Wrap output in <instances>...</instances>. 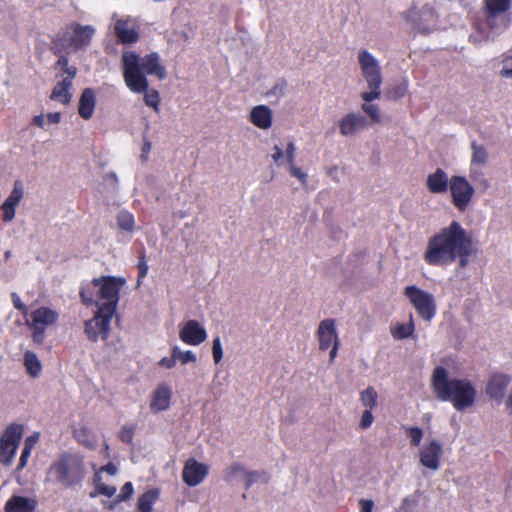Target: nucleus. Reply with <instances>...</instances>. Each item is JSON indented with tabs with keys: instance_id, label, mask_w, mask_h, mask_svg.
<instances>
[{
	"instance_id": "obj_60",
	"label": "nucleus",
	"mask_w": 512,
	"mask_h": 512,
	"mask_svg": "<svg viewBox=\"0 0 512 512\" xmlns=\"http://www.w3.org/2000/svg\"><path fill=\"white\" fill-rule=\"evenodd\" d=\"M61 119V114L59 112L48 113L46 116V121L48 124H58Z\"/></svg>"
},
{
	"instance_id": "obj_33",
	"label": "nucleus",
	"mask_w": 512,
	"mask_h": 512,
	"mask_svg": "<svg viewBox=\"0 0 512 512\" xmlns=\"http://www.w3.org/2000/svg\"><path fill=\"white\" fill-rule=\"evenodd\" d=\"M512 0H484V12L510 13Z\"/></svg>"
},
{
	"instance_id": "obj_61",
	"label": "nucleus",
	"mask_w": 512,
	"mask_h": 512,
	"mask_svg": "<svg viewBox=\"0 0 512 512\" xmlns=\"http://www.w3.org/2000/svg\"><path fill=\"white\" fill-rule=\"evenodd\" d=\"M12 299H13V305L16 309L20 310V311H24L26 310V305L24 303H22V301L20 300L19 296L17 294H12Z\"/></svg>"
},
{
	"instance_id": "obj_41",
	"label": "nucleus",
	"mask_w": 512,
	"mask_h": 512,
	"mask_svg": "<svg viewBox=\"0 0 512 512\" xmlns=\"http://www.w3.org/2000/svg\"><path fill=\"white\" fill-rule=\"evenodd\" d=\"M411 446H419L423 438V430L419 427H404Z\"/></svg>"
},
{
	"instance_id": "obj_50",
	"label": "nucleus",
	"mask_w": 512,
	"mask_h": 512,
	"mask_svg": "<svg viewBox=\"0 0 512 512\" xmlns=\"http://www.w3.org/2000/svg\"><path fill=\"white\" fill-rule=\"evenodd\" d=\"M373 421H374V416L372 414V410L365 409L361 416L359 427L361 429H368L372 425Z\"/></svg>"
},
{
	"instance_id": "obj_36",
	"label": "nucleus",
	"mask_w": 512,
	"mask_h": 512,
	"mask_svg": "<svg viewBox=\"0 0 512 512\" xmlns=\"http://www.w3.org/2000/svg\"><path fill=\"white\" fill-rule=\"evenodd\" d=\"M247 470L240 464H234L229 467L225 473V479L228 482H240L242 483L246 476Z\"/></svg>"
},
{
	"instance_id": "obj_21",
	"label": "nucleus",
	"mask_w": 512,
	"mask_h": 512,
	"mask_svg": "<svg viewBox=\"0 0 512 512\" xmlns=\"http://www.w3.org/2000/svg\"><path fill=\"white\" fill-rule=\"evenodd\" d=\"M23 196L22 187L18 182L15 183L13 190L8 198L1 205L3 211V221L10 222L15 217L16 207L20 203Z\"/></svg>"
},
{
	"instance_id": "obj_13",
	"label": "nucleus",
	"mask_w": 512,
	"mask_h": 512,
	"mask_svg": "<svg viewBox=\"0 0 512 512\" xmlns=\"http://www.w3.org/2000/svg\"><path fill=\"white\" fill-rule=\"evenodd\" d=\"M442 455L443 446L435 438L427 440L418 452L420 464L431 471L439 470Z\"/></svg>"
},
{
	"instance_id": "obj_5",
	"label": "nucleus",
	"mask_w": 512,
	"mask_h": 512,
	"mask_svg": "<svg viewBox=\"0 0 512 512\" xmlns=\"http://www.w3.org/2000/svg\"><path fill=\"white\" fill-rule=\"evenodd\" d=\"M84 478L82 459L70 453H64L55 460L47 471V480L59 483L65 487H73Z\"/></svg>"
},
{
	"instance_id": "obj_46",
	"label": "nucleus",
	"mask_w": 512,
	"mask_h": 512,
	"mask_svg": "<svg viewBox=\"0 0 512 512\" xmlns=\"http://www.w3.org/2000/svg\"><path fill=\"white\" fill-rule=\"evenodd\" d=\"M92 312V317L85 321V334L91 341H96V329L93 325L94 321H96V309H93Z\"/></svg>"
},
{
	"instance_id": "obj_4",
	"label": "nucleus",
	"mask_w": 512,
	"mask_h": 512,
	"mask_svg": "<svg viewBox=\"0 0 512 512\" xmlns=\"http://www.w3.org/2000/svg\"><path fill=\"white\" fill-rule=\"evenodd\" d=\"M126 279L117 276L98 278V334L106 339L111 330V321L116 315L120 292Z\"/></svg>"
},
{
	"instance_id": "obj_56",
	"label": "nucleus",
	"mask_w": 512,
	"mask_h": 512,
	"mask_svg": "<svg viewBox=\"0 0 512 512\" xmlns=\"http://www.w3.org/2000/svg\"><path fill=\"white\" fill-rule=\"evenodd\" d=\"M116 488L114 486H107L104 484L98 483V494H103L108 497H111L115 494Z\"/></svg>"
},
{
	"instance_id": "obj_59",
	"label": "nucleus",
	"mask_w": 512,
	"mask_h": 512,
	"mask_svg": "<svg viewBox=\"0 0 512 512\" xmlns=\"http://www.w3.org/2000/svg\"><path fill=\"white\" fill-rule=\"evenodd\" d=\"M99 472H106L109 475H115L117 472V467L113 463H108L107 465H104L98 469V473Z\"/></svg>"
},
{
	"instance_id": "obj_24",
	"label": "nucleus",
	"mask_w": 512,
	"mask_h": 512,
	"mask_svg": "<svg viewBox=\"0 0 512 512\" xmlns=\"http://www.w3.org/2000/svg\"><path fill=\"white\" fill-rule=\"evenodd\" d=\"M450 179L447 173L438 168L434 173L428 175L426 179V186L430 192L441 194L445 193L448 189Z\"/></svg>"
},
{
	"instance_id": "obj_11",
	"label": "nucleus",
	"mask_w": 512,
	"mask_h": 512,
	"mask_svg": "<svg viewBox=\"0 0 512 512\" xmlns=\"http://www.w3.org/2000/svg\"><path fill=\"white\" fill-rule=\"evenodd\" d=\"M404 18L409 21L413 27L422 33H430L436 28L437 15L434 9L428 5L420 8L413 6L404 13Z\"/></svg>"
},
{
	"instance_id": "obj_8",
	"label": "nucleus",
	"mask_w": 512,
	"mask_h": 512,
	"mask_svg": "<svg viewBox=\"0 0 512 512\" xmlns=\"http://www.w3.org/2000/svg\"><path fill=\"white\" fill-rule=\"evenodd\" d=\"M358 62L369 91V95H365L366 98L377 97L383 83L382 70L378 60L367 50H360Z\"/></svg>"
},
{
	"instance_id": "obj_62",
	"label": "nucleus",
	"mask_w": 512,
	"mask_h": 512,
	"mask_svg": "<svg viewBox=\"0 0 512 512\" xmlns=\"http://www.w3.org/2000/svg\"><path fill=\"white\" fill-rule=\"evenodd\" d=\"M38 441V434L31 435L26 438L24 447L31 446V450L34 448L35 444Z\"/></svg>"
},
{
	"instance_id": "obj_10",
	"label": "nucleus",
	"mask_w": 512,
	"mask_h": 512,
	"mask_svg": "<svg viewBox=\"0 0 512 512\" xmlns=\"http://www.w3.org/2000/svg\"><path fill=\"white\" fill-rule=\"evenodd\" d=\"M404 294L423 320L429 322L434 318L437 305L433 294L414 285L406 287Z\"/></svg>"
},
{
	"instance_id": "obj_32",
	"label": "nucleus",
	"mask_w": 512,
	"mask_h": 512,
	"mask_svg": "<svg viewBox=\"0 0 512 512\" xmlns=\"http://www.w3.org/2000/svg\"><path fill=\"white\" fill-rule=\"evenodd\" d=\"M360 402L366 409H374L378 402V393L374 387L369 386L360 393Z\"/></svg>"
},
{
	"instance_id": "obj_39",
	"label": "nucleus",
	"mask_w": 512,
	"mask_h": 512,
	"mask_svg": "<svg viewBox=\"0 0 512 512\" xmlns=\"http://www.w3.org/2000/svg\"><path fill=\"white\" fill-rule=\"evenodd\" d=\"M408 90V81L402 80L400 83L393 85L387 90V97L392 100H399L405 96Z\"/></svg>"
},
{
	"instance_id": "obj_55",
	"label": "nucleus",
	"mask_w": 512,
	"mask_h": 512,
	"mask_svg": "<svg viewBox=\"0 0 512 512\" xmlns=\"http://www.w3.org/2000/svg\"><path fill=\"white\" fill-rule=\"evenodd\" d=\"M176 363H177V360L174 357L172 352H171V356L170 357H164V358H162L159 361V365L164 367V368H167V369L174 368L176 366Z\"/></svg>"
},
{
	"instance_id": "obj_17",
	"label": "nucleus",
	"mask_w": 512,
	"mask_h": 512,
	"mask_svg": "<svg viewBox=\"0 0 512 512\" xmlns=\"http://www.w3.org/2000/svg\"><path fill=\"white\" fill-rule=\"evenodd\" d=\"M180 339L189 345H199L207 338V332L196 320L187 321L179 332Z\"/></svg>"
},
{
	"instance_id": "obj_30",
	"label": "nucleus",
	"mask_w": 512,
	"mask_h": 512,
	"mask_svg": "<svg viewBox=\"0 0 512 512\" xmlns=\"http://www.w3.org/2000/svg\"><path fill=\"white\" fill-rule=\"evenodd\" d=\"M159 493L155 489H151L142 494L137 502V512H152L153 505L158 499Z\"/></svg>"
},
{
	"instance_id": "obj_18",
	"label": "nucleus",
	"mask_w": 512,
	"mask_h": 512,
	"mask_svg": "<svg viewBox=\"0 0 512 512\" xmlns=\"http://www.w3.org/2000/svg\"><path fill=\"white\" fill-rule=\"evenodd\" d=\"M317 337L321 350H327L331 345L338 343L334 320L326 319L321 321L318 327Z\"/></svg>"
},
{
	"instance_id": "obj_14",
	"label": "nucleus",
	"mask_w": 512,
	"mask_h": 512,
	"mask_svg": "<svg viewBox=\"0 0 512 512\" xmlns=\"http://www.w3.org/2000/svg\"><path fill=\"white\" fill-rule=\"evenodd\" d=\"M449 188L453 204L456 208L463 211L474 194L473 187L464 177L452 176L449 181Z\"/></svg>"
},
{
	"instance_id": "obj_29",
	"label": "nucleus",
	"mask_w": 512,
	"mask_h": 512,
	"mask_svg": "<svg viewBox=\"0 0 512 512\" xmlns=\"http://www.w3.org/2000/svg\"><path fill=\"white\" fill-rule=\"evenodd\" d=\"M24 366L29 376L37 378L42 371V364L38 356L32 351H26L23 356Z\"/></svg>"
},
{
	"instance_id": "obj_1",
	"label": "nucleus",
	"mask_w": 512,
	"mask_h": 512,
	"mask_svg": "<svg viewBox=\"0 0 512 512\" xmlns=\"http://www.w3.org/2000/svg\"><path fill=\"white\" fill-rule=\"evenodd\" d=\"M474 253L471 235L459 222L453 221L430 238L424 259L433 266H446L458 259L459 267L464 268Z\"/></svg>"
},
{
	"instance_id": "obj_12",
	"label": "nucleus",
	"mask_w": 512,
	"mask_h": 512,
	"mask_svg": "<svg viewBox=\"0 0 512 512\" xmlns=\"http://www.w3.org/2000/svg\"><path fill=\"white\" fill-rule=\"evenodd\" d=\"M23 435V427L20 424L9 425L0 440V462L9 465L16 453Z\"/></svg>"
},
{
	"instance_id": "obj_37",
	"label": "nucleus",
	"mask_w": 512,
	"mask_h": 512,
	"mask_svg": "<svg viewBox=\"0 0 512 512\" xmlns=\"http://www.w3.org/2000/svg\"><path fill=\"white\" fill-rule=\"evenodd\" d=\"M414 331L413 321L410 320L407 324H397L391 328V334L395 339H406L412 335Z\"/></svg>"
},
{
	"instance_id": "obj_48",
	"label": "nucleus",
	"mask_w": 512,
	"mask_h": 512,
	"mask_svg": "<svg viewBox=\"0 0 512 512\" xmlns=\"http://www.w3.org/2000/svg\"><path fill=\"white\" fill-rule=\"evenodd\" d=\"M264 476H265L264 473L247 470L246 476L244 477L242 483L244 484L245 488L248 489L251 485L256 483L258 480H260Z\"/></svg>"
},
{
	"instance_id": "obj_25",
	"label": "nucleus",
	"mask_w": 512,
	"mask_h": 512,
	"mask_svg": "<svg viewBox=\"0 0 512 512\" xmlns=\"http://www.w3.org/2000/svg\"><path fill=\"white\" fill-rule=\"evenodd\" d=\"M365 95H369V91H363L360 93V98L363 101L360 106L361 110L371 119L372 122L380 123L382 121L381 110L377 104L372 102L380 99L381 92H378V96H373V98H366Z\"/></svg>"
},
{
	"instance_id": "obj_28",
	"label": "nucleus",
	"mask_w": 512,
	"mask_h": 512,
	"mask_svg": "<svg viewBox=\"0 0 512 512\" xmlns=\"http://www.w3.org/2000/svg\"><path fill=\"white\" fill-rule=\"evenodd\" d=\"M94 106V92L91 88H86L79 100V115L84 119H89L93 114Z\"/></svg>"
},
{
	"instance_id": "obj_19",
	"label": "nucleus",
	"mask_w": 512,
	"mask_h": 512,
	"mask_svg": "<svg viewBox=\"0 0 512 512\" xmlns=\"http://www.w3.org/2000/svg\"><path fill=\"white\" fill-rule=\"evenodd\" d=\"M118 40L126 45L133 44L139 40V32L131 20H117L114 26Z\"/></svg>"
},
{
	"instance_id": "obj_2",
	"label": "nucleus",
	"mask_w": 512,
	"mask_h": 512,
	"mask_svg": "<svg viewBox=\"0 0 512 512\" xmlns=\"http://www.w3.org/2000/svg\"><path fill=\"white\" fill-rule=\"evenodd\" d=\"M122 71L126 86L134 93L148 90L149 82L146 75H154L159 80L167 77L166 68L161 64L160 56L156 52L140 57L133 51H124Z\"/></svg>"
},
{
	"instance_id": "obj_64",
	"label": "nucleus",
	"mask_w": 512,
	"mask_h": 512,
	"mask_svg": "<svg viewBox=\"0 0 512 512\" xmlns=\"http://www.w3.org/2000/svg\"><path fill=\"white\" fill-rule=\"evenodd\" d=\"M121 438L123 441L129 443L132 440V433L129 430H123L121 433Z\"/></svg>"
},
{
	"instance_id": "obj_6",
	"label": "nucleus",
	"mask_w": 512,
	"mask_h": 512,
	"mask_svg": "<svg viewBox=\"0 0 512 512\" xmlns=\"http://www.w3.org/2000/svg\"><path fill=\"white\" fill-rule=\"evenodd\" d=\"M511 13L484 12V21L477 24L470 41L476 45L495 40L511 23Z\"/></svg>"
},
{
	"instance_id": "obj_63",
	"label": "nucleus",
	"mask_w": 512,
	"mask_h": 512,
	"mask_svg": "<svg viewBox=\"0 0 512 512\" xmlns=\"http://www.w3.org/2000/svg\"><path fill=\"white\" fill-rule=\"evenodd\" d=\"M32 123L37 127L44 128L45 118L43 114L36 115L32 119Z\"/></svg>"
},
{
	"instance_id": "obj_15",
	"label": "nucleus",
	"mask_w": 512,
	"mask_h": 512,
	"mask_svg": "<svg viewBox=\"0 0 512 512\" xmlns=\"http://www.w3.org/2000/svg\"><path fill=\"white\" fill-rule=\"evenodd\" d=\"M369 126L367 118L359 112H349L338 122L339 132L342 136H354Z\"/></svg>"
},
{
	"instance_id": "obj_45",
	"label": "nucleus",
	"mask_w": 512,
	"mask_h": 512,
	"mask_svg": "<svg viewBox=\"0 0 512 512\" xmlns=\"http://www.w3.org/2000/svg\"><path fill=\"white\" fill-rule=\"evenodd\" d=\"M133 491L134 489L132 483L126 482L123 485L120 494L117 496V499L109 507L113 508L115 503L127 500L133 494Z\"/></svg>"
},
{
	"instance_id": "obj_49",
	"label": "nucleus",
	"mask_w": 512,
	"mask_h": 512,
	"mask_svg": "<svg viewBox=\"0 0 512 512\" xmlns=\"http://www.w3.org/2000/svg\"><path fill=\"white\" fill-rule=\"evenodd\" d=\"M296 150H297V148H296L295 143L292 140H290L287 143L286 150L284 152V158L289 166L294 164Z\"/></svg>"
},
{
	"instance_id": "obj_20",
	"label": "nucleus",
	"mask_w": 512,
	"mask_h": 512,
	"mask_svg": "<svg viewBox=\"0 0 512 512\" xmlns=\"http://www.w3.org/2000/svg\"><path fill=\"white\" fill-rule=\"evenodd\" d=\"M511 379L509 376L501 373L493 374L486 386V393L494 400L501 402L506 388Z\"/></svg>"
},
{
	"instance_id": "obj_54",
	"label": "nucleus",
	"mask_w": 512,
	"mask_h": 512,
	"mask_svg": "<svg viewBox=\"0 0 512 512\" xmlns=\"http://www.w3.org/2000/svg\"><path fill=\"white\" fill-rule=\"evenodd\" d=\"M32 330H33V334H32V337H33V340L34 342L36 343H42L43 342V339H44V332H45V327H42V326H31Z\"/></svg>"
},
{
	"instance_id": "obj_40",
	"label": "nucleus",
	"mask_w": 512,
	"mask_h": 512,
	"mask_svg": "<svg viewBox=\"0 0 512 512\" xmlns=\"http://www.w3.org/2000/svg\"><path fill=\"white\" fill-rule=\"evenodd\" d=\"M172 353L177 361H179L182 365L188 364L190 362H196L197 358L194 352L191 350L182 351L179 347L174 346L172 348Z\"/></svg>"
},
{
	"instance_id": "obj_34",
	"label": "nucleus",
	"mask_w": 512,
	"mask_h": 512,
	"mask_svg": "<svg viewBox=\"0 0 512 512\" xmlns=\"http://www.w3.org/2000/svg\"><path fill=\"white\" fill-rule=\"evenodd\" d=\"M96 293V278H93L91 282L85 286H83L80 290L81 301L87 307L95 306L94 296Z\"/></svg>"
},
{
	"instance_id": "obj_51",
	"label": "nucleus",
	"mask_w": 512,
	"mask_h": 512,
	"mask_svg": "<svg viewBox=\"0 0 512 512\" xmlns=\"http://www.w3.org/2000/svg\"><path fill=\"white\" fill-rule=\"evenodd\" d=\"M500 75L505 78L512 79V54L505 57Z\"/></svg>"
},
{
	"instance_id": "obj_47",
	"label": "nucleus",
	"mask_w": 512,
	"mask_h": 512,
	"mask_svg": "<svg viewBox=\"0 0 512 512\" xmlns=\"http://www.w3.org/2000/svg\"><path fill=\"white\" fill-rule=\"evenodd\" d=\"M212 355L213 360L216 364L220 363L223 357V349L221 345L220 337H215L212 343Z\"/></svg>"
},
{
	"instance_id": "obj_7",
	"label": "nucleus",
	"mask_w": 512,
	"mask_h": 512,
	"mask_svg": "<svg viewBox=\"0 0 512 512\" xmlns=\"http://www.w3.org/2000/svg\"><path fill=\"white\" fill-rule=\"evenodd\" d=\"M93 28L90 26H80L78 24L68 27L60 32L52 41V50L54 54H60L63 51L69 53L76 51L88 45L93 37Z\"/></svg>"
},
{
	"instance_id": "obj_52",
	"label": "nucleus",
	"mask_w": 512,
	"mask_h": 512,
	"mask_svg": "<svg viewBox=\"0 0 512 512\" xmlns=\"http://www.w3.org/2000/svg\"><path fill=\"white\" fill-rule=\"evenodd\" d=\"M290 174L297 178L303 185L307 182V174L300 168L296 167L295 164L289 166Z\"/></svg>"
},
{
	"instance_id": "obj_53",
	"label": "nucleus",
	"mask_w": 512,
	"mask_h": 512,
	"mask_svg": "<svg viewBox=\"0 0 512 512\" xmlns=\"http://www.w3.org/2000/svg\"><path fill=\"white\" fill-rule=\"evenodd\" d=\"M30 454H31V446L24 447L22 450L20 459H19V463H18V467H17L18 470H21L26 466L27 461L30 457Z\"/></svg>"
},
{
	"instance_id": "obj_3",
	"label": "nucleus",
	"mask_w": 512,
	"mask_h": 512,
	"mask_svg": "<svg viewBox=\"0 0 512 512\" xmlns=\"http://www.w3.org/2000/svg\"><path fill=\"white\" fill-rule=\"evenodd\" d=\"M431 386L440 400L452 401L457 410H464L475 401L476 391L471 383L466 380L449 379L448 372L443 367L434 369Z\"/></svg>"
},
{
	"instance_id": "obj_22",
	"label": "nucleus",
	"mask_w": 512,
	"mask_h": 512,
	"mask_svg": "<svg viewBox=\"0 0 512 512\" xmlns=\"http://www.w3.org/2000/svg\"><path fill=\"white\" fill-rule=\"evenodd\" d=\"M171 397L172 391L166 384L158 386L153 392L150 409L153 412L167 410L170 406Z\"/></svg>"
},
{
	"instance_id": "obj_38",
	"label": "nucleus",
	"mask_w": 512,
	"mask_h": 512,
	"mask_svg": "<svg viewBox=\"0 0 512 512\" xmlns=\"http://www.w3.org/2000/svg\"><path fill=\"white\" fill-rule=\"evenodd\" d=\"M74 437L76 440L86 446L92 447L94 442V434L91 430L86 427H79L74 430Z\"/></svg>"
},
{
	"instance_id": "obj_44",
	"label": "nucleus",
	"mask_w": 512,
	"mask_h": 512,
	"mask_svg": "<svg viewBox=\"0 0 512 512\" xmlns=\"http://www.w3.org/2000/svg\"><path fill=\"white\" fill-rule=\"evenodd\" d=\"M137 267H138V270H139L137 284L140 285L141 284V280L144 277H146V275L148 273V269H149L144 251L140 252V257H139V262H138Z\"/></svg>"
},
{
	"instance_id": "obj_31",
	"label": "nucleus",
	"mask_w": 512,
	"mask_h": 512,
	"mask_svg": "<svg viewBox=\"0 0 512 512\" xmlns=\"http://www.w3.org/2000/svg\"><path fill=\"white\" fill-rule=\"evenodd\" d=\"M471 151V165L483 167L488 164L489 154L483 145L472 142Z\"/></svg>"
},
{
	"instance_id": "obj_57",
	"label": "nucleus",
	"mask_w": 512,
	"mask_h": 512,
	"mask_svg": "<svg viewBox=\"0 0 512 512\" xmlns=\"http://www.w3.org/2000/svg\"><path fill=\"white\" fill-rule=\"evenodd\" d=\"M273 151L274 153L272 154V159L274 162L279 163L282 159H284V151L282 147L279 145H274Z\"/></svg>"
},
{
	"instance_id": "obj_35",
	"label": "nucleus",
	"mask_w": 512,
	"mask_h": 512,
	"mask_svg": "<svg viewBox=\"0 0 512 512\" xmlns=\"http://www.w3.org/2000/svg\"><path fill=\"white\" fill-rule=\"evenodd\" d=\"M117 224L120 230L132 233L135 228L134 217L127 211H121L117 216Z\"/></svg>"
},
{
	"instance_id": "obj_9",
	"label": "nucleus",
	"mask_w": 512,
	"mask_h": 512,
	"mask_svg": "<svg viewBox=\"0 0 512 512\" xmlns=\"http://www.w3.org/2000/svg\"><path fill=\"white\" fill-rule=\"evenodd\" d=\"M57 68L61 70V73L58 74L57 77H62V79L54 86L50 99L62 104H68L72 97L70 89L76 77L77 68L68 65V58L65 55H60L55 64V69Z\"/></svg>"
},
{
	"instance_id": "obj_58",
	"label": "nucleus",
	"mask_w": 512,
	"mask_h": 512,
	"mask_svg": "<svg viewBox=\"0 0 512 512\" xmlns=\"http://www.w3.org/2000/svg\"><path fill=\"white\" fill-rule=\"evenodd\" d=\"M361 512H372L373 501L367 499H361L360 502Z\"/></svg>"
},
{
	"instance_id": "obj_23",
	"label": "nucleus",
	"mask_w": 512,
	"mask_h": 512,
	"mask_svg": "<svg viewBox=\"0 0 512 512\" xmlns=\"http://www.w3.org/2000/svg\"><path fill=\"white\" fill-rule=\"evenodd\" d=\"M37 506L34 499L12 495L5 503V512H33Z\"/></svg>"
},
{
	"instance_id": "obj_26",
	"label": "nucleus",
	"mask_w": 512,
	"mask_h": 512,
	"mask_svg": "<svg viewBox=\"0 0 512 512\" xmlns=\"http://www.w3.org/2000/svg\"><path fill=\"white\" fill-rule=\"evenodd\" d=\"M250 121L260 129H269L272 125V111L265 105L256 106L250 112Z\"/></svg>"
},
{
	"instance_id": "obj_43",
	"label": "nucleus",
	"mask_w": 512,
	"mask_h": 512,
	"mask_svg": "<svg viewBox=\"0 0 512 512\" xmlns=\"http://www.w3.org/2000/svg\"><path fill=\"white\" fill-rule=\"evenodd\" d=\"M103 186L108 192H115L118 187V178L114 172L103 176Z\"/></svg>"
},
{
	"instance_id": "obj_27",
	"label": "nucleus",
	"mask_w": 512,
	"mask_h": 512,
	"mask_svg": "<svg viewBox=\"0 0 512 512\" xmlns=\"http://www.w3.org/2000/svg\"><path fill=\"white\" fill-rule=\"evenodd\" d=\"M58 314L47 307H40L31 313L32 325L45 327L54 324Z\"/></svg>"
},
{
	"instance_id": "obj_16",
	"label": "nucleus",
	"mask_w": 512,
	"mask_h": 512,
	"mask_svg": "<svg viewBox=\"0 0 512 512\" xmlns=\"http://www.w3.org/2000/svg\"><path fill=\"white\" fill-rule=\"evenodd\" d=\"M209 467L196 461L194 458H189L184 465L182 471L183 481L190 487L199 485L208 474Z\"/></svg>"
},
{
	"instance_id": "obj_42",
	"label": "nucleus",
	"mask_w": 512,
	"mask_h": 512,
	"mask_svg": "<svg viewBox=\"0 0 512 512\" xmlns=\"http://www.w3.org/2000/svg\"><path fill=\"white\" fill-rule=\"evenodd\" d=\"M145 93V96H144V102L147 106L153 108L155 111H158L159 110V102H160V97H159V93L158 91L156 90H152L151 92H144Z\"/></svg>"
}]
</instances>
